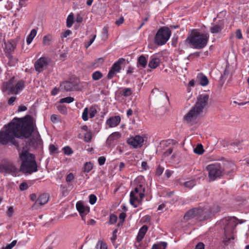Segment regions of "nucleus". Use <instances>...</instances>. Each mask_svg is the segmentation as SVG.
<instances>
[{
    "mask_svg": "<svg viewBox=\"0 0 249 249\" xmlns=\"http://www.w3.org/2000/svg\"><path fill=\"white\" fill-rule=\"evenodd\" d=\"M28 185L26 182H22L19 185V189L21 191H24L28 188Z\"/></svg>",
    "mask_w": 249,
    "mask_h": 249,
    "instance_id": "09e8293b",
    "label": "nucleus"
},
{
    "mask_svg": "<svg viewBox=\"0 0 249 249\" xmlns=\"http://www.w3.org/2000/svg\"><path fill=\"white\" fill-rule=\"evenodd\" d=\"M92 169V165L91 162H87L84 164V171L87 173L89 172Z\"/></svg>",
    "mask_w": 249,
    "mask_h": 249,
    "instance_id": "4c0bfd02",
    "label": "nucleus"
},
{
    "mask_svg": "<svg viewBox=\"0 0 249 249\" xmlns=\"http://www.w3.org/2000/svg\"><path fill=\"white\" fill-rule=\"evenodd\" d=\"M160 64V60L158 58H152L149 61L148 66L150 68L156 69Z\"/></svg>",
    "mask_w": 249,
    "mask_h": 249,
    "instance_id": "393cba45",
    "label": "nucleus"
},
{
    "mask_svg": "<svg viewBox=\"0 0 249 249\" xmlns=\"http://www.w3.org/2000/svg\"><path fill=\"white\" fill-rule=\"evenodd\" d=\"M219 162L224 174H229L234 171L235 165L232 162L222 160Z\"/></svg>",
    "mask_w": 249,
    "mask_h": 249,
    "instance_id": "ddd939ff",
    "label": "nucleus"
},
{
    "mask_svg": "<svg viewBox=\"0 0 249 249\" xmlns=\"http://www.w3.org/2000/svg\"><path fill=\"white\" fill-rule=\"evenodd\" d=\"M125 61L124 58H119L117 61L115 62L111 67L107 74V78L109 79H112L116 73L120 72L121 69V64Z\"/></svg>",
    "mask_w": 249,
    "mask_h": 249,
    "instance_id": "f8f14e48",
    "label": "nucleus"
},
{
    "mask_svg": "<svg viewBox=\"0 0 249 249\" xmlns=\"http://www.w3.org/2000/svg\"><path fill=\"white\" fill-rule=\"evenodd\" d=\"M171 32L166 27H161L157 32L155 37V42L158 45H162L169 39Z\"/></svg>",
    "mask_w": 249,
    "mask_h": 249,
    "instance_id": "1a4fd4ad",
    "label": "nucleus"
},
{
    "mask_svg": "<svg viewBox=\"0 0 249 249\" xmlns=\"http://www.w3.org/2000/svg\"><path fill=\"white\" fill-rule=\"evenodd\" d=\"M195 185L196 182L194 180H191L184 183V186L189 189L193 188Z\"/></svg>",
    "mask_w": 249,
    "mask_h": 249,
    "instance_id": "72a5a7b5",
    "label": "nucleus"
},
{
    "mask_svg": "<svg viewBox=\"0 0 249 249\" xmlns=\"http://www.w3.org/2000/svg\"><path fill=\"white\" fill-rule=\"evenodd\" d=\"M209 36L207 34L198 32L196 30H192L186 38V41L191 44L193 48L201 49L207 44Z\"/></svg>",
    "mask_w": 249,
    "mask_h": 249,
    "instance_id": "39448f33",
    "label": "nucleus"
},
{
    "mask_svg": "<svg viewBox=\"0 0 249 249\" xmlns=\"http://www.w3.org/2000/svg\"><path fill=\"white\" fill-rule=\"evenodd\" d=\"M36 35V29H32L30 33V34L28 35L26 38V42L29 45L30 44L32 40H33L34 38L35 37V36Z\"/></svg>",
    "mask_w": 249,
    "mask_h": 249,
    "instance_id": "a878e982",
    "label": "nucleus"
},
{
    "mask_svg": "<svg viewBox=\"0 0 249 249\" xmlns=\"http://www.w3.org/2000/svg\"><path fill=\"white\" fill-rule=\"evenodd\" d=\"M172 152H173L172 148H169L167 150H166L165 152H164L163 155L164 157L168 156L170 154H171Z\"/></svg>",
    "mask_w": 249,
    "mask_h": 249,
    "instance_id": "4d7b16f0",
    "label": "nucleus"
},
{
    "mask_svg": "<svg viewBox=\"0 0 249 249\" xmlns=\"http://www.w3.org/2000/svg\"><path fill=\"white\" fill-rule=\"evenodd\" d=\"M89 113V118H92L94 117L97 113L96 109L93 107H90Z\"/></svg>",
    "mask_w": 249,
    "mask_h": 249,
    "instance_id": "a19ab883",
    "label": "nucleus"
},
{
    "mask_svg": "<svg viewBox=\"0 0 249 249\" xmlns=\"http://www.w3.org/2000/svg\"><path fill=\"white\" fill-rule=\"evenodd\" d=\"M235 35H236V37L237 38H238V39L242 38V35L241 31L240 29H238L236 31Z\"/></svg>",
    "mask_w": 249,
    "mask_h": 249,
    "instance_id": "5fc2aeb1",
    "label": "nucleus"
},
{
    "mask_svg": "<svg viewBox=\"0 0 249 249\" xmlns=\"http://www.w3.org/2000/svg\"><path fill=\"white\" fill-rule=\"evenodd\" d=\"M27 107L24 106H19L18 108V111H25L26 110H27Z\"/></svg>",
    "mask_w": 249,
    "mask_h": 249,
    "instance_id": "338daca9",
    "label": "nucleus"
},
{
    "mask_svg": "<svg viewBox=\"0 0 249 249\" xmlns=\"http://www.w3.org/2000/svg\"><path fill=\"white\" fill-rule=\"evenodd\" d=\"M89 201L91 204H94L96 202L97 198L94 195H90L89 196Z\"/></svg>",
    "mask_w": 249,
    "mask_h": 249,
    "instance_id": "de8ad7c7",
    "label": "nucleus"
},
{
    "mask_svg": "<svg viewBox=\"0 0 249 249\" xmlns=\"http://www.w3.org/2000/svg\"><path fill=\"white\" fill-rule=\"evenodd\" d=\"M126 214L124 213H122L119 215V218L120 219L122 220V221H124V220Z\"/></svg>",
    "mask_w": 249,
    "mask_h": 249,
    "instance_id": "69168bd1",
    "label": "nucleus"
},
{
    "mask_svg": "<svg viewBox=\"0 0 249 249\" xmlns=\"http://www.w3.org/2000/svg\"><path fill=\"white\" fill-rule=\"evenodd\" d=\"M14 78H11L8 81L4 82L2 85V90L6 92L8 94H17L22 90L24 87V81H20L15 86L14 85Z\"/></svg>",
    "mask_w": 249,
    "mask_h": 249,
    "instance_id": "6e6552de",
    "label": "nucleus"
},
{
    "mask_svg": "<svg viewBox=\"0 0 249 249\" xmlns=\"http://www.w3.org/2000/svg\"><path fill=\"white\" fill-rule=\"evenodd\" d=\"M71 34V32L69 30H67L63 34V36H62V37H67L68 36L70 35Z\"/></svg>",
    "mask_w": 249,
    "mask_h": 249,
    "instance_id": "e2e57ef3",
    "label": "nucleus"
},
{
    "mask_svg": "<svg viewBox=\"0 0 249 249\" xmlns=\"http://www.w3.org/2000/svg\"><path fill=\"white\" fill-rule=\"evenodd\" d=\"M108 36V31L106 27H104L103 28V33H102V38L103 39H106L107 38Z\"/></svg>",
    "mask_w": 249,
    "mask_h": 249,
    "instance_id": "49530a36",
    "label": "nucleus"
},
{
    "mask_svg": "<svg viewBox=\"0 0 249 249\" xmlns=\"http://www.w3.org/2000/svg\"><path fill=\"white\" fill-rule=\"evenodd\" d=\"M13 213H14L13 207L12 206L9 207L8 209V211H7V215L9 217H11V216H12Z\"/></svg>",
    "mask_w": 249,
    "mask_h": 249,
    "instance_id": "6e6d98bb",
    "label": "nucleus"
},
{
    "mask_svg": "<svg viewBox=\"0 0 249 249\" xmlns=\"http://www.w3.org/2000/svg\"><path fill=\"white\" fill-rule=\"evenodd\" d=\"M99 246H100V249H107V246L106 244L102 241H99L97 242L96 248L98 249Z\"/></svg>",
    "mask_w": 249,
    "mask_h": 249,
    "instance_id": "79ce46f5",
    "label": "nucleus"
},
{
    "mask_svg": "<svg viewBox=\"0 0 249 249\" xmlns=\"http://www.w3.org/2000/svg\"><path fill=\"white\" fill-rule=\"evenodd\" d=\"M167 244L166 242H161L160 244H154L152 249H165Z\"/></svg>",
    "mask_w": 249,
    "mask_h": 249,
    "instance_id": "7c9ffc66",
    "label": "nucleus"
},
{
    "mask_svg": "<svg viewBox=\"0 0 249 249\" xmlns=\"http://www.w3.org/2000/svg\"><path fill=\"white\" fill-rule=\"evenodd\" d=\"M98 163H99V165H104L106 161V158H105V157H103V156L100 157L98 158Z\"/></svg>",
    "mask_w": 249,
    "mask_h": 249,
    "instance_id": "603ef678",
    "label": "nucleus"
},
{
    "mask_svg": "<svg viewBox=\"0 0 249 249\" xmlns=\"http://www.w3.org/2000/svg\"><path fill=\"white\" fill-rule=\"evenodd\" d=\"M211 215V213L209 209L198 207L192 209L187 212L184 216V218L188 220L195 218L199 221H202L209 218Z\"/></svg>",
    "mask_w": 249,
    "mask_h": 249,
    "instance_id": "423d86ee",
    "label": "nucleus"
},
{
    "mask_svg": "<svg viewBox=\"0 0 249 249\" xmlns=\"http://www.w3.org/2000/svg\"><path fill=\"white\" fill-rule=\"evenodd\" d=\"M237 219L235 217L225 218L222 220V224L224 226L222 236V244L225 247H232L236 239L235 229L238 224Z\"/></svg>",
    "mask_w": 249,
    "mask_h": 249,
    "instance_id": "f03ea898",
    "label": "nucleus"
},
{
    "mask_svg": "<svg viewBox=\"0 0 249 249\" xmlns=\"http://www.w3.org/2000/svg\"><path fill=\"white\" fill-rule=\"evenodd\" d=\"M0 172L11 174L14 176H17L19 170L13 163L7 162L5 164H0Z\"/></svg>",
    "mask_w": 249,
    "mask_h": 249,
    "instance_id": "9b49d317",
    "label": "nucleus"
},
{
    "mask_svg": "<svg viewBox=\"0 0 249 249\" xmlns=\"http://www.w3.org/2000/svg\"><path fill=\"white\" fill-rule=\"evenodd\" d=\"M74 179V175L72 173H69L67 177H66V181L68 182V183H69L70 182H71V181H72Z\"/></svg>",
    "mask_w": 249,
    "mask_h": 249,
    "instance_id": "8fccbe9b",
    "label": "nucleus"
},
{
    "mask_svg": "<svg viewBox=\"0 0 249 249\" xmlns=\"http://www.w3.org/2000/svg\"><path fill=\"white\" fill-rule=\"evenodd\" d=\"M73 23V17L72 15H69L67 19V26L69 28L71 27Z\"/></svg>",
    "mask_w": 249,
    "mask_h": 249,
    "instance_id": "f704fd0d",
    "label": "nucleus"
},
{
    "mask_svg": "<svg viewBox=\"0 0 249 249\" xmlns=\"http://www.w3.org/2000/svg\"><path fill=\"white\" fill-rule=\"evenodd\" d=\"M88 114H89V109L88 107H86L83 111L82 113V119L84 121H86L88 120Z\"/></svg>",
    "mask_w": 249,
    "mask_h": 249,
    "instance_id": "ea45409f",
    "label": "nucleus"
},
{
    "mask_svg": "<svg viewBox=\"0 0 249 249\" xmlns=\"http://www.w3.org/2000/svg\"><path fill=\"white\" fill-rule=\"evenodd\" d=\"M5 130L0 132V143L6 145L11 142L16 146H18V142L15 138H27L29 137L34 130L33 120L30 117L14 118L7 126H5Z\"/></svg>",
    "mask_w": 249,
    "mask_h": 249,
    "instance_id": "f257e3e1",
    "label": "nucleus"
},
{
    "mask_svg": "<svg viewBox=\"0 0 249 249\" xmlns=\"http://www.w3.org/2000/svg\"><path fill=\"white\" fill-rule=\"evenodd\" d=\"M53 37L51 35H47L43 38V43L45 45H50L51 44Z\"/></svg>",
    "mask_w": 249,
    "mask_h": 249,
    "instance_id": "c85d7f7f",
    "label": "nucleus"
},
{
    "mask_svg": "<svg viewBox=\"0 0 249 249\" xmlns=\"http://www.w3.org/2000/svg\"><path fill=\"white\" fill-rule=\"evenodd\" d=\"M58 111L63 114H66L67 113V108L64 105H60L57 107Z\"/></svg>",
    "mask_w": 249,
    "mask_h": 249,
    "instance_id": "e433bc0d",
    "label": "nucleus"
},
{
    "mask_svg": "<svg viewBox=\"0 0 249 249\" xmlns=\"http://www.w3.org/2000/svg\"><path fill=\"white\" fill-rule=\"evenodd\" d=\"M91 139V135L90 132H87L84 136V140L87 142L90 141Z\"/></svg>",
    "mask_w": 249,
    "mask_h": 249,
    "instance_id": "3c124183",
    "label": "nucleus"
},
{
    "mask_svg": "<svg viewBox=\"0 0 249 249\" xmlns=\"http://www.w3.org/2000/svg\"><path fill=\"white\" fill-rule=\"evenodd\" d=\"M121 118L119 116L110 117L107 120L106 123L110 127L117 126L120 123Z\"/></svg>",
    "mask_w": 249,
    "mask_h": 249,
    "instance_id": "6ab92c4d",
    "label": "nucleus"
},
{
    "mask_svg": "<svg viewBox=\"0 0 249 249\" xmlns=\"http://www.w3.org/2000/svg\"><path fill=\"white\" fill-rule=\"evenodd\" d=\"M48 65L47 59L45 57H42L37 60L34 64L35 69L38 72H41L45 70Z\"/></svg>",
    "mask_w": 249,
    "mask_h": 249,
    "instance_id": "4468645a",
    "label": "nucleus"
},
{
    "mask_svg": "<svg viewBox=\"0 0 249 249\" xmlns=\"http://www.w3.org/2000/svg\"><path fill=\"white\" fill-rule=\"evenodd\" d=\"M48 200L49 196L48 195L43 194L39 196L34 205L35 206H42L47 203Z\"/></svg>",
    "mask_w": 249,
    "mask_h": 249,
    "instance_id": "a211bd4d",
    "label": "nucleus"
},
{
    "mask_svg": "<svg viewBox=\"0 0 249 249\" xmlns=\"http://www.w3.org/2000/svg\"><path fill=\"white\" fill-rule=\"evenodd\" d=\"M124 19L123 17L120 18L116 21V24L119 25L124 22Z\"/></svg>",
    "mask_w": 249,
    "mask_h": 249,
    "instance_id": "0e129e2a",
    "label": "nucleus"
},
{
    "mask_svg": "<svg viewBox=\"0 0 249 249\" xmlns=\"http://www.w3.org/2000/svg\"><path fill=\"white\" fill-rule=\"evenodd\" d=\"M163 168L159 166L156 170V175L159 176L161 175L163 172Z\"/></svg>",
    "mask_w": 249,
    "mask_h": 249,
    "instance_id": "864d4df0",
    "label": "nucleus"
},
{
    "mask_svg": "<svg viewBox=\"0 0 249 249\" xmlns=\"http://www.w3.org/2000/svg\"><path fill=\"white\" fill-rule=\"evenodd\" d=\"M103 77L102 73L99 71H96L92 74V78L93 80H98Z\"/></svg>",
    "mask_w": 249,
    "mask_h": 249,
    "instance_id": "2f4dec72",
    "label": "nucleus"
},
{
    "mask_svg": "<svg viewBox=\"0 0 249 249\" xmlns=\"http://www.w3.org/2000/svg\"><path fill=\"white\" fill-rule=\"evenodd\" d=\"M206 169L208 172L209 178L211 181H213L224 175L219 162L208 165L206 167Z\"/></svg>",
    "mask_w": 249,
    "mask_h": 249,
    "instance_id": "9d476101",
    "label": "nucleus"
},
{
    "mask_svg": "<svg viewBox=\"0 0 249 249\" xmlns=\"http://www.w3.org/2000/svg\"><path fill=\"white\" fill-rule=\"evenodd\" d=\"M117 230H114L113 231V236L111 238V240L113 242H115L116 239V238H117L116 233H117Z\"/></svg>",
    "mask_w": 249,
    "mask_h": 249,
    "instance_id": "052dcab7",
    "label": "nucleus"
},
{
    "mask_svg": "<svg viewBox=\"0 0 249 249\" xmlns=\"http://www.w3.org/2000/svg\"><path fill=\"white\" fill-rule=\"evenodd\" d=\"M147 60L146 57L143 55H142L139 57L137 62V66L138 67H142L144 68L147 65Z\"/></svg>",
    "mask_w": 249,
    "mask_h": 249,
    "instance_id": "b1692460",
    "label": "nucleus"
},
{
    "mask_svg": "<svg viewBox=\"0 0 249 249\" xmlns=\"http://www.w3.org/2000/svg\"><path fill=\"white\" fill-rule=\"evenodd\" d=\"M16 99V97L13 96V97H10L8 101V104L9 105H13V103L15 101Z\"/></svg>",
    "mask_w": 249,
    "mask_h": 249,
    "instance_id": "13d9d810",
    "label": "nucleus"
},
{
    "mask_svg": "<svg viewBox=\"0 0 249 249\" xmlns=\"http://www.w3.org/2000/svg\"><path fill=\"white\" fill-rule=\"evenodd\" d=\"M76 207L77 210L81 216L82 220H84V216L89 212V208L85 206L83 203L80 201L77 202Z\"/></svg>",
    "mask_w": 249,
    "mask_h": 249,
    "instance_id": "f3484780",
    "label": "nucleus"
},
{
    "mask_svg": "<svg viewBox=\"0 0 249 249\" xmlns=\"http://www.w3.org/2000/svg\"><path fill=\"white\" fill-rule=\"evenodd\" d=\"M209 100V95L208 94L203 93L198 95L195 105L185 115L184 120L187 123L195 122L208 106Z\"/></svg>",
    "mask_w": 249,
    "mask_h": 249,
    "instance_id": "7ed1b4c3",
    "label": "nucleus"
},
{
    "mask_svg": "<svg viewBox=\"0 0 249 249\" xmlns=\"http://www.w3.org/2000/svg\"><path fill=\"white\" fill-rule=\"evenodd\" d=\"M65 154L70 155L72 153V149L69 146H65L63 148Z\"/></svg>",
    "mask_w": 249,
    "mask_h": 249,
    "instance_id": "37998d69",
    "label": "nucleus"
},
{
    "mask_svg": "<svg viewBox=\"0 0 249 249\" xmlns=\"http://www.w3.org/2000/svg\"><path fill=\"white\" fill-rule=\"evenodd\" d=\"M224 27V25L223 22L214 24L210 28V31L212 34H218L221 32Z\"/></svg>",
    "mask_w": 249,
    "mask_h": 249,
    "instance_id": "aec40b11",
    "label": "nucleus"
},
{
    "mask_svg": "<svg viewBox=\"0 0 249 249\" xmlns=\"http://www.w3.org/2000/svg\"><path fill=\"white\" fill-rule=\"evenodd\" d=\"M22 163L20 170L24 173L31 174L37 171V166L34 154L30 153L24 149L19 154Z\"/></svg>",
    "mask_w": 249,
    "mask_h": 249,
    "instance_id": "20e7f679",
    "label": "nucleus"
},
{
    "mask_svg": "<svg viewBox=\"0 0 249 249\" xmlns=\"http://www.w3.org/2000/svg\"><path fill=\"white\" fill-rule=\"evenodd\" d=\"M143 141L144 140L142 137L137 135L134 138L128 139L127 142L129 145L133 146V147L137 148L142 146Z\"/></svg>",
    "mask_w": 249,
    "mask_h": 249,
    "instance_id": "dca6fc26",
    "label": "nucleus"
},
{
    "mask_svg": "<svg viewBox=\"0 0 249 249\" xmlns=\"http://www.w3.org/2000/svg\"><path fill=\"white\" fill-rule=\"evenodd\" d=\"M195 249H204V245L203 243L199 242L196 246Z\"/></svg>",
    "mask_w": 249,
    "mask_h": 249,
    "instance_id": "bf43d9fd",
    "label": "nucleus"
},
{
    "mask_svg": "<svg viewBox=\"0 0 249 249\" xmlns=\"http://www.w3.org/2000/svg\"><path fill=\"white\" fill-rule=\"evenodd\" d=\"M96 36L95 35H92L91 37L89 39V40L85 43L84 46L86 48H89L90 46V45L93 42L96 38Z\"/></svg>",
    "mask_w": 249,
    "mask_h": 249,
    "instance_id": "58836bf2",
    "label": "nucleus"
},
{
    "mask_svg": "<svg viewBox=\"0 0 249 249\" xmlns=\"http://www.w3.org/2000/svg\"><path fill=\"white\" fill-rule=\"evenodd\" d=\"M51 120L53 123H56L59 121V118L57 115L53 114L51 117Z\"/></svg>",
    "mask_w": 249,
    "mask_h": 249,
    "instance_id": "a18cd8bd",
    "label": "nucleus"
},
{
    "mask_svg": "<svg viewBox=\"0 0 249 249\" xmlns=\"http://www.w3.org/2000/svg\"><path fill=\"white\" fill-rule=\"evenodd\" d=\"M77 86V83L75 82L64 81L61 83L59 89L63 91H70L76 90Z\"/></svg>",
    "mask_w": 249,
    "mask_h": 249,
    "instance_id": "2eb2a0df",
    "label": "nucleus"
},
{
    "mask_svg": "<svg viewBox=\"0 0 249 249\" xmlns=\"http://www.w3.org/2000/svg\"><path fill=\"white\" fill-rule=\"evenodd\" d=\"M196 78L202 86H205L209 84V80L207 76L202 73H198Z\"/></svg>",
    "mask_w": 249,
    "mask_h": 249,
    "instance_id": "4be33fe9",
    "label": "nucleus"
},
{
    "mask_svg": "<svg viewBox=\"0 0 249 249\" xmlns=\"http://www.w3.org/2000/svg\"><path fill=\"white\" fill-rule=\"evenodd\" d=\"M121 137V135L119 132H115L112 133L108 138V141L110 142H113L115 140H117Z\"/></svg>",
    "mask_w": 249,
    "mask_h": 249,
    "instance_id": "cd10ccee",
    "label": "nucleus"
},
{
    "mask_svg": "<svg viewBox=\"0 0 249 249\" xmlns=\"http://www.w3.org/2000/svg\"><path fill=\"white\" fill-rule=\"evenodd\" d=\"M6 57L8 59L7 65L10 67L14 66L18 62V59L14 56L9 52H6Z\"/></svg>",
    "mask_w": 249,
    "mask_h": 249,
    "instance_id": "5701e85b",
    "label": "nucleus"
},
{
    "mask_svg": "<svg viewBox=\"0 0 249 249\" xmlns=\"http://www.w3.org/2000/svg\"><path fill=\"white\" fill-rule=\"evenodd\" d=\"M148 227L146 225H143L139 230L136 240L138 242H141L143 238L147 231Z\"/></svg>",
    "mask_w": 249,
    "mask_h": 249,
    "instance_id": "412c9836",
    "label": "nucleus"
},
{
    "mask_svg": "<svg viewBox=\"0 0 249 249\" xmlns=\"http://www.w3.org/2000/svg\"><path fill=\"white\" fill-rule=\"evenodd\" d=\"M74 101V98L71 97H67L65 98H61L60 101V103H71Z\"/></svg>",
    "mask_w": 249,
    "mask_h": 249,
    "instance_id": "c9c22d12",
    "label": "nucleus"
},
{
    "mask_svg": "<svg viewBox=\"0 0 249 249\" xmlns=\"http://www.w3.org/2000/svg\"><path fill=\"white\" fill-rule=\"evenodd\" d=\"M6 52H9L11 53V52L14 51L16 48V45L12 41H8L6 44Z\"/></svg>",
    "mask_w": 249,
    "mask_h": 249,
    "instance_id": "bb28decb",
    "label": "nucleus"
},
{
    "mask_svg": "<svg viewBox=\"0 0 249 249\" xmlns=\"http://www.w3.org/2000/svg\"><path fill=\"white\" fill-rule=\"evenodd\" d=\"M117 220V217L113 214L110 215L109 223L110 224H113L115 223Z\"/></svg>",
    "mask_w": 249,
    "mask_h": 249,
    "instance_id": "c03bdc74",
    "label": "nucleus"
},
{
    "mask_svg": "<svg viewBox=\"0 0 249 249\" xmlns=\"http://www.w3.org/2000/svg\"><path fill=\"white\" fill-rule=\"evenodd\" d=\"M145 187L142 184L136 186L133 191L130 194V203L136 208L138 205L141 204L143 198L144 197Z\"/></svg>",
    "mask_w": 249,
    "mask_h": 249,
    "instance_id": "0eeeda50",
    "label": "nucleus"
},
{
    "mask_svg": "<svg viewBox=\"0 0 249 249\" xmlns=\"http://www.w3.org/2000/svg\"><path fill=\"white\" fill-rule=\"evenodd\" d=\"M172 173V172L168 170H166L165 172V174L167 178H169L171 176Z\"/></svg>",
    "mask_w": 249,
    "mask_h": 249,
    "instance_id": "774afa93",
    "label": "nucleus"
},
{
    "mask_svg": "<svg viewBox=\"0 0 249 249\" xmlns=\"http://www.w3.org/2000/svg\"><path fill=\"white\" fill-rule=\"evenodd\" d=\"M122 95L125 97H128L132 94V91L130 88H124L122 90Z\"/></svg>",
    "mask_w": 249,
    "mask_h": 249,
    "instance_id": "473e14b6",
    "label": "nucleus"
},
{
    "mask_svg": "<svg viewBox=\"0 0 249 249\" xmlns=\"http://www.w3.org/2000/svg\"><path fill=\"white\" fill-rule=\"evenodd\" d=\"M204 151V150L201 144H198L196 147L194 149V153L198 155L202 154Z\"/></svg>",
    "mask_w": 249,
    "mask_h": 249,
    "instance_id": "c756f323",
    "label": "nucleus"
},
{
    "mask_svg": "<svg viewBox=\"0 0 249 249\" xmlns=\"http://www.w3.org/2000/svg\"><path fill=\"white\" fill-rule=\"evenodd\" d=\"M49 150L51 153H54L56 150V148L53 144H50L49 146Z\"/></svg>",
    "mask_w": 249,
    "mask_h": 249,
    "instance_id": "680f3d73",
    "label": "nucleus"
}]
</instances>
